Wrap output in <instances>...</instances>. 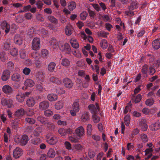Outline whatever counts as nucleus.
<instances>
[{"instance_id": "1", "label": "nucleus", "mask_w": 160, "mask_h": 160, "mask_svg": "<svg viewBox=\"0 0 160 160\" xmlns=\"http://www.w3.org/2000/svg\"><path fill=\"white\" fill-rule=\"evenodd\" d=\"M28 141V137L26 134L22 136H17L14 138V141L18 144L22 146L25 145Z\"/></svg>"}, {"instance_id": "2", "label": "nucleus", "mask_w": 160, "mask_h": 160, "mask_svg": "<svg viewBox=\"0 0 160 160\" xmlns=\"http://www.w3.org/2000/svg\"><path fill=\"white\" fill-rule=\"evenodd\" d=\"M32 49L34 50H38L40 49L41 46L40 40L39 38H34L32 43Z\"/></svg>"}, {"instance_id": "3", "label": "nucleus", "mask_w": 160, "mask_h": 160, "mask_svg": "<svg viewBox=\"0 0 160 160\" xmlns=\"http://www.w3.org/2000/svg\"><path fill=\"white\" fill-rule=\"evenodd\" d=\"M1 102L2 106H7L8 108H11L13 105V101L11 99H7L3 98L1 99Z\"/></svg>"}, {"instance_id": "4", "label": "nucleus", "mask_w": 160, "mask_h": 160, "mask_svg": "<svg viewBox=\"0 0 160 160\" xmlns=\"http://www.w3.org/2000/svg\"><path fill=\"white\" fill-rule=\"evenodd\" d=\"M61 45L60 47V49L62 51H64L67 54H70L71 52V48L69 44L65 43L63 45V43L61 42Z\"/></svg>"}, {"instance_id": "5", "label": "nucleus", "mask_w": 160, "mask_h": 160, "mask_svg": "<svg viewBox=\"0 0 160 160\" xmlns=\"http://www.w3.org/2000/svg\"><path fill=\"white\" fill-rule=\"evenodd\" d=\"M99 5L96 3L92 4V6L97 12H99L101 10L100 7L103 11H105L107 9L106 6L104 3L101 2L99 3Z\"/></svg>"}, {"instance_id": "6", "label": "nucleus", "mask_w": 160, "mask_h": 160, "mask_svg": "<svg viewBox=\"0 0 160 160\" xmlns=\"http://www.w3.org/2000/svg\"><path fill=\"white\" fill-rule=\"evenodd\" d=\"M64 86L68 88H72L73 85L72 81L68 78H65L63 80Z\"/></svg>"}, {"instance_id": "7", "label": "nucleus", "mask_w": 160, "mask_h": 160, "mask_svg": "<svg viewBox=\"0 0 160 160\" xmlns=\"http://www.w3.org/2000/svg\"><path fill=\"white\" fill-rule=\"evenodd\" d=\"M58 132L62 136H64L68 134L71 133L72 132V130L69 128L66 129L64 128H60L58 130Z\"/></svg>"}, {"instance_id": "8", "label": "nucleus", "mask_w": 160, "mask_h": 160, "mask_svg": "<svg viewBox=\"0 0 160 160\" xmlns=\"http://www.w3.org/2000/svg\"><path fill=\"white\" fill-rule=\"evenodd\" d=\"M11 72L8 70H4L2 72L1 78L3 81H6L8 80L10 77Z\"/></svg>"}, {"instance_id": "9", "label": "nucleus", "mask_w": 160, "mask_h": 160, "mask_svg": "<svg viewBox=\"0 0 160 160\" xmlns=\"http://www.w3.org/2000/svg\"><path fill=\"white\" fill-rule=\"evenodd\" d=\"M75 133L78 137L81 138L85 134L83 128L81 126L77 128L75 130Z\"/></svg>"}, {"instance_id": "10", "label": "nucleus", "mask_w": 160, "mask_h": 160, "mask_svg": "<svg viewBox=\"0 0 160 160\" xmlns=\"http://www.w3.org/2000/svg\"><path fill=\"white\" fill-rule=\"evenodd\" d=\"M25 112V111L23 108H21L16 111L14 114V116L16 117L21 118L23 116Z\"/></svg>"}, {"instance_id": "11", "label": "nucleus", "mask_w": 160, "mask_h": 160, "mask_svg": "<svg viewBox=\"0 0 160 160\" xmlns=\"http://www.w3.org/2000/svg\"><path fill=\"white\" fill-rule=\"evenodd\" d=\"M49 106V103L47 101H44L39 103V108L40 110H45L48 109Z\"/></svg>"}, {"instance_id": "12", "label": "nucleus", "mask_w": 160, "mask_h": 160, "mask_svg": "<svg viewBox=\"0 0 160 160\" xmlns=\"http://www.w3.org/2000/svg\"><path fill=\"white\" fill-rule=\"evenodd\" d=\"M11 79L12 80L13 82H19L21 80L22 77L20 73L16 72L11 76Z\"/></svg>"}, {"instance_id": "13", "label": "nucleus", "mask_w": 160, "mask_h": 160, "mask_svg": "<svg viewBox=\"0 0 160 160\" xmlns=\"http://www.w3.org/2000/svg\"><path fill=\"white\" fill-rule=\"evenodd\" d=\"M62 42H58L57 40L54 38H52L51 41V44L52 47L54 49H56L59 48H60Z\"/></svg>"}, {"instance_id": "14", "label": "nucleus", "mask_w": 160, "mask_h": 160, "mask_svg": "<svg viewBox=\"0 0 160 160\" xmlns=\"http://www.w3.org/2000/svg\"><path fill=\"white\" fill-rule=\"evenodd\" d=\"M3 92L9 95L11 94L12 92V89L9 85H4L2 88Z\"/></svg>"}, {"instance_id": "15", "label": "nucleus", "mask_w": 160, "mask_h": 160, "mask_svg": "<svg viewBox=\"0 0 160 160\" xmlns=\"http://www.w3.org/2000/svg\"><path fill=\"white\" fill-rule=\"evenodd\" d=\"M22 154V150L19 148H16L13 151V155L14 157L15 158H19Z\"/></svg>"}, {"instance_id": "16", "label": "nucleus", "mask_w": 160, "mask_h": 160, "mask_svg": "<svg viewBox=\"0 0 160 160\" xmlns=\"http://www.w3.org/2000/svg\"><path fill=\"white\" fill-rule=\"evenodd\" d=\"M1 28L2 29H5L6 34L8 33L10 31V25L5 21H4L2 23Z\"/></svg>"}, {"instance_id": "17", "label": "nucleus", "mask_w": 160, "mask_h": 160, "mask_svg": "<svg viewBox=\"0 0 160 160\" xmlns=\"http://www.w3.org/2000/svg\"><path fill=\"white\" fill-rule=\"evenodd\" d=\"M153 48L155 49H158L160 48V39H157L153 41L152 42Z\"/></svg>"}, {"instance_id": "18", "label": "nucleus", "mask_w": 160, "mask_h": 160, "mask_svg": "<svg viewBox=\"0 0 160 160\" xmlns=\"http://www.w3.org/2000/svg\"><path fill=\"white\" fill-rule=\"evenodd\" d=\"M6 66L7 69L5 70H8L10 72L13 71L14 68V64L11 61H9L6 63Z\"/></svg>"}, {"instance_id": "19", "label": "nucleus", "mask_w": 160, "mask_h": 160, "mask_svg": "<svg viewBox=\"0 0 160 160\" xmlns=\"http://www.w3.org/2000/svg\"><path fill=\"white\" fill-rule=\"evenodd\" d=\"M35 103V100L32 97L28 98L26 101V104L29 107H32L34 105Z\"/></svg>"}, {"instance_id": "20", "label": "nucleus", "mask_w": 160, "mask_h": 160, "mask_svg": "<svg viewBox=\"0 0 160 160\" xmlns=\"http://www.w3.org/2000/svg\"><path fill=\"white\" fill-rule=\"evenodd\" d=\"M22 39L20 35L16 34L14 37V41L16 44L20 45L22 44Z\"/></svg>"}, {"instance_id": "21", "label": "nucleus", "mask_w": 160, "mask_h": 160, "mask_svg": "<svg viewBox=\"0 0 160 160\" xmlns=\"http://www.w3.org/2000/svg\"><path fill=\"white\" fill-rule=\"evenodd\" d=\"M138 3L137 1H132L128 7V9L129 10H134L138 8Z\"/></svg>"}, {"instance_id": "22", "label": "nucleus", "mask_w": 160, "mask_h": 160, "mask_svg": "<svg viewBox=\"0 0 160 160\" xmlns=\"http://www.w3.org/2000/svg\"><path fill=\"white\" fill-rule=\"evenodd\" d=\"M58 140V138L54 136L51 137L50 138L48 139L47 141L49 144L54 145L56 143Z\"/></svg>"}, {"instance_id": "23", "label": "nucleus", "mask_w": 160, "mask_h": 160, "mask_svg": "<svg viewBox=\"0 0 160 160\" xmlns=\"http://www.w3.org/2000/svg\"><path fill=\"white\" fill-rule=\"evenodd\" d=\"M35 84L34 81L31 79H28L25 80L24 85L26 87H32Z\"/></svg>"}, {"instance_id": "24", "label": "nucleus", "mask_w": 160, "mask_h": 160, "mask_svg": "<svg viewBox=\"0 0 160 160\" xmlns=\"http://www.w3.org/2000/svg\"><path fill=\"white\" fill-rule=\"evenodd\" d=\"M150 127L152 131L157 130L160 128V123L159 122H155L150 126Z\"/></svg>"}, {"instance_id": "25", "label": "nucleus", "mask_w": 160, "mask_h": 160, "mask_svg": "<svg viewBox=\"0 0 160 160\" xmlns=\"http://www.w3.org/2000/svg\"><path fill=\"white\" fill-rule=\"evenodd\" d=\"M148 66L147 65H144L142 67L141 71L143 77L145 78L147 77L148 76L147 73L148 72Z\"/></svg>"}, {"instance_id": "26", "label": "nucleus", "mask_w": 160, "mask_h": 160, "mask_svg": "<svg viewBox=\"0 0 160 160\" xmlns=\"http://www.w3.org/2000/svg\"><path fill=\"white\" fill-rule=\"evenodd\" d=\"M89 114L87 112H84L81 116V119L83 122H86L89 120Z\"/></svg>"}, {"instance_id": "27", "label": "nucleus", "mask_w": 160, "mask_h": 160, "mask_svg": "<svg viewBox=\"0 0 160 160\" xmlns=\"http://www.w3.org/2000/svg\"><path fill=\"white\" fill-rule=\"evenodd\" d=\"M90 112L93 114H96L97 113V110L96 106L94 104H90L88 106Z\"/></svg>"}, {"instance_id": "28", "label": "nucleus", "mask_w": 160, "mask_h": 160, "mask_svg": "<svg viewBox=\"0 0 160 160\" xmlns=\"http://www.w3.org/2000/svg\"><path fill=\"white\" fill-rule=\"evenodd\" d=\"M16 99L20 102H22L24 99V95L21 92H18L16 96Z\"/></svg>"}, {"instance_id": "29", "label": "nucleus", "mask_w": 160, "mask_h": 160, "mask_svg": "<svg viewBox=\"0 0 160 160\" xmlns=\"http://www.w3.org/2000/svg\"><path fill=\"white\" fill-rule=\"evenodd\" d=\"M55 154L54 149L50 148L47 152V156L50 158H53L55 157Z\"/></svg>"}, {"instance_id": "30", "label": "nucleus", "mask_w": 160, "mask_h": 160, "mask_svg": "<svg viewBox=\"0 0 160 160\" xmlns=\"http://www.w3.org/2000/svg\"><path fill=\"white\" fill-rule=\"evenodd\" d=\"M47 98L48 100L50 101H54L57 99L58 96L54 94H49L47 96Z\"/></svg>"}, {"instance_id": "31", "label": "nucleus", "mask_w": 160, "mask_h": 160, "mask_svg": "<svg viewBox=\"0 0 160 160\" xmlns=\"http://www.w3.org/2000/svg\"><path fill=\"white\" fill-rule=\"evenodd\" d=\"M56 64L54 62H51L48 65V70L51 72L53 71L55 69Z\"/></svg>"}, {"instance_id": "32", "label": "nucleus", "mask_w": 160, "mask_h": 160, "mask_svg": "<svg viewBox=\"0 0 160 160\" xmlns=\"http://www.w3.org/2000/svg\"><path fill=\"white\" fill-rule=\"evenodd\" d=\"M42 128L38 127L36 128L33 132V134L34 136L38 137L42 132Z\"/></svg>"}, {"instance_id": "33", "label": "nucleus", "mask_w": 160, "mask_h": 160, "mask_svg": "<svg viewBox=\"0 0 160 160\" xmlns=\"http://www.w3.org/2000/svg\"><path fill=\"white\" fill-rule=\"evenodd\" d=\"M70 61L67 58H63L62 60L61 63L62 65L65 67L68 66L70 65Z\"/></svg>"}, {"instance_id": "34", "label": "nucleus", "mask_w": 160, "mask_h": 160, "mask_svg": "<svg viewBox=\"0 0 160 160\" xmlns=\"http://www.w3.org/2000/svg\"><path fill=\"white\" fill-rule=\"evenodd\" d=\"M50 81L53 83L57 84H60L61 83V80L56 77L52 76L50 78Z\"/></svg>"}, {"instance_id": "35", "label": "nucleus", "mask_w": 160, "mask_h": 160, "mask_svg": "<svg viewBox=\"0 0 160 160\" xmlns=\"http://www.w3.org/2000/svg\"><path fill=\"white\" fill-rule=\"evenodd\" d=\"M8 58L5 52H2L0 53V60L2 62H5L7 60Z\"/></svg>"}, {"instance_id": "36", "label": "nucleus", "mask_w": 160, "mask_h": 160, "mask_svg": "<svg viewBox=\"0 0 160 160\" xmlns=\"http://www.w3.org/2000/svg\"><path fill=\"white\" fill-rule=\"evenodd\" d=\"M76 6V4L75 2L71 1L69 3L68 8L69 10L72 11L75 8Z\"/></svg>"}, {"instance_id": "37", "label": "nucleus", "mask_w": 160, "mask_h": 160, "mask_svg": "<svg viewBox=\"0 0 160 160\" xmlns=\"http://www.w3.org/2000/svg\"><path fill=\"white\" fill-rule=\"evenodd\" d=\"M48 20L52 23L56 25L58 23V20L54 16H48Z\"/></svg>"}, {"instance_id": "38", "label": "nucleus", "mask_w": 160, "mask_h": 160, "mask_svg": "<svg viewBox=\"0 0 160 160\" xmlns=\"http://www.w3.org/2000/svg\"><path fill=\"white\" fill-rule=\"evenodd\" d=\"M70 43L72 47L74 48H77L79 47V44L76 39L70 40Z\"/></svg>"}, {"instance_id": "39", "label": "nucleus", "mask_w": 160, "mask_h": 160, "mask_svg": "<svg viewBox=\"0 0 160 160\" xmlns=\"http://www.w3.org/2000/svg\"><path fill=\"white\" fill-rule=\"evenodd\" d=\"M31 141L32 143L36 145L39 144L42 142L40 139L38 138H35L32 139Z\"/></svg>"}, {"instance_id": "40", "label": "nucleus", "mask_w": 160, "mask_h": 160, "mask_svg": "<svg viewBox=\"0 0 160 160\" xmlns=\"http://www.w3.org/2000/svg\"><path fill=\"white\" fill-rule=\"evenodd\" d=\"M43 77V73L41 71L38 72L36 74V78L39 81L42 82Z\"/></svg>"}, {"instance_id": "41", "label": "nucleus", "mask_w": 160, "mask_h": 160, "mask_svg": "<svg viewBox=\"0 0 160 160\" xmlns=\"http://www.w3.org/2000/svg\"><path fill=\"white\" fill-rule=\"evenodd\" d=\"M63 107V102L62 101L57 102L55 105V108L57 110H59Z\"/></svg>"}, {"instance_id": "42", "label": "nucleus", "mask_w": 160, "mask_h": 160, "mask_svg": "<svg viewBox=\"0 0 160 160\" xmlns=\"http://www.w3.org/2000/svg\"><path fill=\"white\" fill-rule=\"evenodd\" d=\"M72 109L76 112H78L79 110V103L78 101L74 102L72 105Z\"/></svg>"}, {"instance_id": "43", "label": "nucleus", "mask_w": 160, "mask_h": 160, "mask_svg": "<svg viewBox=\"0 0 160 160\" xmlns=\"http://www.w3.org/2000/svg\"><path fill=\"white\" fill-rule=\"evenodd\" d=\"M35 87L37 90L40 92H44L45 90V88L43 87L41 84L38 83L36 84Z\"/></svg>"}, {"instance_id": "44", "label": "nucleus", "mask_w": 160, "mask_h": 160, "mask_svg": "<svg viewBox=\"0 0 160 160\" xmlns=\"http://www.w3.org/2000/svg\"><path fill=\"white\" fill-rule=\"evenodd\" d=\"M124 121L126 126H128L130 123V115L128 114L126 115L124 118Z\"/></svg>"}, {"instance_id": "45", "label": "nucleus", "mask_w": 160, "mask_h": 160, "mask_svg": "<svg viewBox=\"0 0 160 160\" xmlns=\"http://www.w3.org/2000/svg\"><path fill=\"white\" fill-rule=\"evenodd\" d=\"M25 122L30 124H34L35 122V120L33 118L27 117L25 119Z\"/></svg>"}, {"instance_id": "46", "label": "nucleus", "mask_w": 160, "mask_h": 160, "mask_svg": "<svg viewBox=\"0 0 160 160\" xmlns=\"http://www.w3.org/2000/svg\"><path fill=\"white\" fill-rule=\"evenodd\" d=\"M41 54L42 57L47 58L48 54V51L45 49H42L41 51Z\"/></svg>"}, {"instance_id": "47", "label": "nucleus", "mask_w": 160, "mask_h": 160, "mask_svg": "<svg viewBox=\"0 0 160 160\" xmlns=\"http://www.w3.org/2000/svg\"><path fill=\"white\" fill-rule=\"evenodd\" d=\"M19 52L21 58L23 59L25 58L27 55L25 50L23 49H21L20 50Z\"/></svg>"}, {"instance_id": "48", "label": "nucleus", "mask_w": 160, "mask_h": 160, "mask_svg": "<svg viewBox=\"0 0 160 160\" xmlns=\"http://www.w3.org/2000/svg\"><path fill=\"white\" fill-rule=\"evenodd\" d=\"M18 49L15 48H12L10 51L11 55L12 56L14 57L18 55Z\"/></svg>"}, {"instance_id": "49", "label": "nucleus", "mask_w": 160, "mask_h": 160, "mask_svg": "<svg viewBox=\"0 0 160 160\" xmlns=\"http://www.w3.org/2000/svg\"><path fill=\"white\" fill-rule=\"evenodd\" d=\"M37 119L38 121L42 123L45 124L46 123V118L42 116H38L37 118Z\"/></svg>"}, {"instance_id": "50", "label": "nucleus", "mask_w": 160, "mask_h": 160, "mask_svg": "<svg viewBox=\"0 0 160 160\" xmlns=\"http://www.w3.org/2000/svg\"><path fill=\"white\" fill-rule=\"evenodd\" d=\"M156 70L152 66H150L148 67V73L149 75H152L155 72Z\"/></svg>"}, {"instance_id": "51", "label": "nucleus", "mask_w": 160, "mask_h": 160, "mask_svg": "<svg viewBox=\"0 0 160 160\" xmlns=\"http://www.w3.org/2000/svg\"><path fill=\"white\" fill-rule=\"evenodd\" d=\"M97 35L99 37L106 38L107 37V34L104 31H102L98 32Z\"/></svg>"}, {"instance_id": "52", "label": "nucleus", "mask_w": 160, "mask_h": 160, "mask_svg": "<svg viewBox=\"0 0 160 160\" xmlns=\"http://www.w3.org/2000/svg\"><path fill=\"white\" fill-rule=\"evenodd\" d=\"M154 102V100L152 98L147 99L145 101L146 105L149 106H151L153 105Z\"/></svg>"}, {"instance_id": "53", "label": "nucleus", "mask_w": 160, "mask_h": 160, "mask_svg": "<svg viewBox=\"0 0 160 160\" xmlns=\"http://www.w3.org/2000/svg\"><path fill=\"white\" fill-rule=\"evenodd\" d=\"M87 133L88 135H91L92 131V126L91 124H88L87 126Z\"/></svg>"}, {"instance_id": "54", "label": "nucleus", "mask_w": 160, "mask_h": 160, "mask_svg": "<svg viewBox=\"0 0 160 160\" xmlns=\"http://www.w3.org/2000/svg\"><path fill=\"white\" fill-rule=\"evenodd\" d=\"M88 15V13L86 12H83L81 13L80 15L81 19L82 20H85Z\"/></svg>"}, {"instance_id": "55", "label": "nucleus", "mask_w": 160, "mask_h": 160, "mask_svg": "<svg viewBox=\"0 0 160 160\" xmlns=\"http://www.w3.org/2000/svg\"><path fill=\"white\" fill-rule=\"evenodd\" d=\"M92 118L94 122L95 123H97L100 121V118L97 116L96 114H94L92 115Z\"/></svg>"}, {"instance_id": "56", "label": "nucleus", "mask_w": 160, "mask_h": 160, "mask_svg": "<svg viewBox=\"0 0 160 160\" xmlns=\"http://www.w3.org/2000/svg\"><path fill=\"white\" fill-rule=\"evenodd\" d=\"M143 88V86L142 85H140L136 88L134 90V94H136L138 93Z\"/></svg>"}, {"instance_id": "57", "label": "nucleus", "mask_w": 160, "mask_h": 160, "mask_svg": "<svg viewBox=\"0 0 160 160\" xmlns=\"http://www.w3.org/2000/svg\"><path fill=\"white\" fill-rule=\"evenodd\" d=\"M56 92L58 94H62L65 93V91L62 88L57 87L56 88Z\"/></svg>"}, {"instance_id": "58", "label": "nucleus", "mask_w": 160, "mask_h": 160, "mask_svg": "<svg viewBox=\"0 0 160 160\" xmlns=\"http://www.w3.org/2000/svg\"><path fill=\"white\" fill-rule=\"evenodd\" d=\"M31 56L36 60L39 59L40 58L39 53L37 52H34L32 53H31Z\"/></svg>"}, {"instance_id": "59", "label": "nucleus", "mask_w": 160, "mask_h": 160, "mask_svg": "<svg viewBox=\"0 0 160 160\" xmlns=\"http://www.w3.org/2000/svg\"><path fill=\"white\" fill-rule=\"evenodd\" d=\"M53 114V112L49 110L45 111L44 112V114L46 117H50Z\"/></svg>"}, {"instance_id": "60", "label": "nucleus", "mask_w": 160, "mask_h": 160, "mask_svg": "<svg viewBox=\"0 0 160 160\" xmlns=\"http://www.w3.org/2000/svg\"><path fill=\"white\" fill-rule=\"evenodd\" d=\"M36 5L37 8L38 9H40V10H41L43 7V4L42 1H38L37 2Z\"/></svg>"}, {"instance_id": "61", "label": "nucleus", "mask_w": 160, "mask_h": 160, "mask_svg": "<svg viewBox=\"0 0 160 160\" xmlns=\"http://www.w3.org/2000/svg\"><path fill=\"white\" fill-rule=\"evenodd\" d=\"M35 64L36 68H40L42 65L41 60L39 59H36L35 62Z\"/></svg>"}, {"instance_id": "62", "label": "nucleus", "mask_w": 160, "mask_h": 160, "mask_svg": "<svg viewBox=\"0 0 160 160\" xmlns=\"http://www.w3.org/2000/svg\"><path fill=\"white\" fill-rule=\"evenodd\" d=\"M142 99V96L140 94H138L135 98L134 102L137 103L139 102Z\"/></svg>"}, {"instance_id": "63", "label": "nucleus", "mask_w": 160, "mask_h": 160, "mask_svg": "<svg viewBox=\"0 0 160 160\" xmlns=\"http://www.w3.org/2000/svg\"><path fill=\"white\" fill-rule=\"evenodd\" d=\"M31 72V70L29 68H25L23 70V73L26 75H28Z\"/></svg>"}, {"instance_id": "64", "label": "nucleus", "mask_w": 160, "mask_h": 160, "mask_svg": "<svg viewBox=\"0 0 160 160\" xmlns=\"http://www.w3.org/2000/svg\"><path fill=\"white\" fill-rule=\"evenodd\" d=\"M139 121V125L140 126L147 124L146 120L145 119L141 118Z\"/></svg>"}]
</instances>
